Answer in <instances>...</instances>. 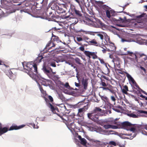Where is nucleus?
Listing matches in <instances>:
<instances>
[{"mask_svg": "<svg viewBox=\"0 0 147 147\" xmlns=\"http://www.w3.org/2000/svg\"><path fill=\"white\" fill-rule=\"evenodd\" d=\"M106 15L109 18H110L111 17V15L110 11L109 10H107L106 11Z\"/></svg>", "mask_w": 147, "mask_h": 147, "instance_id": "45", "label": "nucleus"}, {"mask_svg": "<svg viewBox=\"0 0 147 147\" xmlns=\"http://www.w3.org/2000/svg\"><path fill=\"white\" fill-rule=\"evenodd\" d=\"M87 116L89 119L94 122L97 123L99 121V117L96 114H94L92 112L88 113Z\"/></svg>", "mask_w": 147, "mask_h": 147, "instance_id": "8", "label": "nucleus"}, {"mask_svg": "<svg viewBox=\"0 0 147 147\" xmlns=\"http://www.w3.org/2000/svg\"><path fill=\"white\" fill-rule=\"evenodd\" d=\"M123 55H128L130 56L133 57L134 59L139 63L144 62L145 63L147 59V56L144 53H141L137 52L134 53L131 52L127 51L126 52H123Z\"/></svg>", "mask_w": 147, "mask_h": 147, "instance_id": "3", "label": "nucleus"}, {"mask_svg": "<svg viewBox=\"0 0 147 147\" xmlns=\"http://www.w3.org/2000/svg\"><path fill=\"white\" fill-rule=\"evenodd\" d=\"M117 120V119H116L115 120H114L113 122V123L117 125L120 126V123L118 122H117L116 121V120Z\"/></svg>", "mask_w": 147, "mask_h": 147, "instance_id": "52", "label": "nucleus"}, {"mask_svg": "<svg viewBox=\"0 0 147 147\" xmlns=\"http://www.w3.org/2000/svg\"><path fill=\"white\" fill-rule=\"evenodd\" d=\"M22 65L24 69L28 71L30 76L37 82V64L32 62H29L25 64V62H22Z\"/></svg>", "mask_w": 147, "mask_h": 147, "instance_id": "2", "label": "nucleus"}, {"mask_svg": "<svg viewBox=\"0 0 147 147\" xmlns=\"http://www.w3.org/2000/svg\"><path fill=\"white\" fill-rule=\"evenodd\" d=\"M53 39V41L51 40L49 41L48 43L47 44L45 49L46 52H51L53 50V49L51 51H49L50 49H52L53 47H54L56 45V42L59 43L60 42L61 43L62 42L60 40L59 38L57 36H52V38L51 39Z\"/></svg>", "mask_w": 147, "mask_h": 147, "instance_id": "4", "label": "nucleus"}, {"mask_svg": "<svg viewBox=\"0 0 147 147\" xmlns=\"http://www.w3.org/2000/svg\"><path fill=\"white\" fill-rule=\"evenodd\" d=\"M106 129H108L109 128H115L116 126L110 124H105L103 126Z\"/></svg>", "mask_w": 147, "mask_h": 147, "instance_id": "30", "label": "nucleus"}, {"mask_svg": "<svg viewBox=\"0 0 147 147\" xmlns=\"http://www.w3.org/2000/svg\"><path fill=\"white\" fill-rule=\"evenodd\" d=\"M82 38L83 40H88L90 39V38L88 36L85 35L83 36Z\"/></svg>", "mask_w": 147, "mask_h": 147, "instance_id": "50", "label": "nucleus"}, {"mask_svg": "<svg viewBox=\"0 0 147 147\" xmlns=\"http://www.w3.org/2000/svg\"><path fill=\"white\" fill-rule=\"evenodd\" d=\"M94 2L95 4L99 6L100 5H102L104 4V3L103 2L101 1H95Z\"/></svg>", "mask_w": 147, "mask_h": 147, "instance_id": "44", "label": "nucleus"}, {"mask_svg": "<svg viewBox=\"0 0 147 147\" xmlns=\"http://www.w3.org/2000/svg\"><path fill=\"white\" fill-rule=\"evenodd\" d=\"M78 138L81 141V143L83 145L85 146L87 143V141L84 138H82L81 136L80 135H78Z\"/></svg>", "mask_w": 147, "mask_h": 147, "instance_id": "23", "label": "nucleus"}, {"mask_svg": "<svg viewBox=\"0 0 147 147\" xmlns=\"http://www.w3.org/2000/svg\"><path fill=\"white\" fill-rule=\"evenodd\" d=\"M74 13H75L77 16H78L81 17L82 16V14L81 13V11L76 9L74 12Z\"/></svg>", "mask_w": 147, "mask_h": 147, "instance_id": "34", "label": "nucleus"}, {"mask_svg": "<svg viewBox=\"0 0 147 147\" xmlns=\"http://www.w3.org/2000/svg\"><path fill=\"white\" fill-rule=\"evenodd\" d=\"M83 41L85 42V43L83 44L82 43H78L77 42V43L79 45H83L84 46H87L89 45V41H88L87 40H83Z\"/></svg>", "mask_w": 147, "mask_h": 147, "instance_id": "32", "label": "nucleus"}, {"mask_svg": "<svg viewBox=\"0 0 147 147\" xmlns=\"http://www.w3.org/2000/svg\"><path fill=\"white\" fill-rule=\"evenodd\" d=\"M121 41L122 42H130L133 41V39H123L122 38Z\"/></svg>", "mask_w": 147, "mask_h": 147, "instance_id": "39", "label": "nucleus"}, {"mask_svg": "<svg viewBox=\"0 0 147 147\" xmlns=\"http://www.w3.org/2000/svg\"><path fill=\"white\" fill-rule=\"evenodd\" d=\"M140 68L142 70H143L145 73H146V70L145 69L144 67H142V66H141L140 67Z\"/></svg>", "mask_w": 147, "mask_h": 147, "instance_id": "62", "label": "nucleus"}, {"mask_svg": "<svg viewBox=\"0 0 147 147\" xmlns=\"http://www.w3.org/2000/svg\"><path fill=\"white\" fill-rule=\"evenodd\" d=\"M61 85L64 86H65L66 88H69L70 86L69 85V83H66L65 84H64L63 83H62L61 84Z\"/></svg>", "mask_w": 147, "mask_h": 147, "instance_id": "43", "label": "nucleus"}, {"mask_svg": "<svg viewBox=\"0 0 147 147\" xmlns=\"http://www.w3.org/2000/svg\"><path fill=\"white\" fill-rule=\"evenodd\" d=\"M109 91L112 94H114L115 97H117L116 91L113 89V87L111 85H110V88Z\"/></svg>", "mask_w": 147, "mask_h": 147, "instance_id": "29", "label": "nucleus"}, {"mask_svg": "<svg viewBox=\"0 0 147 147\" xmlns=\"http://www.w3.org/2000/svg\"><path fill=\"white\" fill-rule=\"evenodd\" d=\"M84 102H79V103H78V106H80L81 105H83L84 104Z\"/></svg>", "mask_w": 147, "mask_h": 147, "instance_id": "64", "label": "nucleus"}, {"mask_svg": "<svg viewBox=\"0 0 147 147\" xmlns=\"http://www.w3.org/2000/svg\"><path fill=\"white\" fill-rule=\"evenodd\" d=\"M104 80H102L101 82L100 83V85L103 86V87H106L107 86V84L104 82Z\"/></svg>", "mask_w": 147, "mask_h": 147, "instance_id": "47", "label": "nucleus"}, {"mask_svg": "<svg viewBox=\"0 0 147 147\" xmlns=\"http://www.w3.org/2000/svg\"><path fill=\"white\" fill-rule=\"evenodd\" d=\"M83 84L84 86V88L85 89H87V85H88V83L86 81H85L84 83H83Z\"/></svg>", "mask_w": 147, "mask_h": 147, "instance_id": "48", "label": "nucleus"}, {"mask_svg": "<svg viewBox=\"0 0 147 147\" xmlns=\"http://www.w3.org/2000/svg\"><path fill=\"white\" fill-rule=\"evenodd\" d=\"M46 99L44 98L47 105L51 109L52 112L55 114L56 112L59 111V109L56 107H54L53 104L54 100L53 98L50 95L48 94L46 96Z\"/></svg>", "mask_w": 147, "mask_h": 147, "instance_id": "5", "label": "nucleus"}, {"mask_svg": "<svg viewBox=\"0 0 147 147\" xmlns=\"http://www.w3.org/2000/svg\"><path fill=\"white\" fill-rule=\"evenodd\" d=\"M123 88L122 89V92L126 94H127L128 93L127 91H129L128 86L127 85H125L123 86Z\"/></svg>", "mask_w": 147, "mask_h": 147, "instance_id": "28", "label": "nucleus"}, {"mask_svg": "<svg viewBox=\"0 0 147 147\" xmlns=\"http://www.w3.org/2000/svg\"><path fill=\"white\" fill-rule=\"evenodd\" d=\"M57 115L60 117L63 120H64L66 121H67L69 123L70 122H72L70 124L71 125L72 124H73L74 123V118L72 117V116H69L67 117L66 119L64 118V117H66V115H64L63 113L61 111V110H59V111L56 112V113Z\"/></svg>", "mask_w": 147, "mask_h": 147, "instance_id": "6", "label": "nucleus"}, {"mask_svg": "<svg viewBox=\"0 0 147 147\" xmlns=\"http://www.w3.org/2000/svg\"><path fill=\"white\" fill-rule=\"evenodd\" d=\"M145 14L143 13L140 15L136 16V18L134 19L133 20H135L138 23H141L143 22L142 18L144 17Z\"/></svg>", "mask_w": 147, "mask_h": 147, "instance_id": "17", "label": "nucleus"}, {"mask_svg": "<svg viewBox=\"0 0 147 147\" xmlns=\"http://www.w3.org/2000/svg\"><path fill=\"white\" fill-rule=\"evenodd\" d=\"M44 70L45 72V73H49L50 72L49 70H48L46 68H44Z\"/></svg>", "mask_w": 147, "mask_h": 147, "instance_id": "60", "label": "nucleus"}, {"mask_svg": "<svg viewBox=\"0 0 147 147\" xmlns=\"http://www.w3.org/2000/svg\"><path fill=\"white\" fill-rule=\"evenodd\" d=\"M9 1H7V0H1V3L2 4L7 5Z\"/></svg>", "mask_w": 147, "mask_h": 147, "instance_id": "41", "label": "nucleus"}, {"mask_svg": "<svg viewBox=\"0 0 147 147\" xmlns=\"http://www.w3.org/2000/svg\"><path fill=\"white\" fill-rule=\"evenodd\" d=\"M88 109V105L84 106L83 108H80L78 110V115L79 117H82L84 115L85 112Z\"/></svg>", "mask_w": 147, "mask_h": 147, "instance_id": "10", "label": "nucleus"}, {"mask_svg": "<svg viewBox=\"0 0 147 147\" xmlns=\"http://www.w3.org/2000/svg\"><path fill=\"white\" fill-rule=\"evenodd\" d=\"M25 126V125H22L18 126L16 125H13L10 127L9 129L8 128V131L20 129L24 127Z\"/></svg>", "mask_w": 147, "mask_h": 147, "instance_id": "15", "label": "nucleus"}, {"mask_svg": "<svg viewBox=\"0 0 147 147\" xmlns=\"http://www.w3.org/2000/svg\"><path fill=\"white\" fill-rule=\"evenodd\" d=\"M101 7L104 10H106L108 9V6L106 5H103Z\"/></svg>", "mask_w": 147, "mask_h": 147, "instance_id": "55", "label": "nucleus"}, {"mask_svg": "<svg viewBox=\"0 0 147 147\" xmlns=\"http://www.w3.org/2000/svg\"><path fill=\"white\" fill-rule=\"evenodd\" d=\"M105 45L107 46L106 47H105L104 46H103L105 47L106 49H107L108 51H115L116 47L115 46L114 43L111 42L108 44H105Z\"/></svg>", "mask_w": 147, "mask_h": 147, "instance_id": "11", "label": "nucleus"}, {"mask_svg": "<svg viewBox=\"0 0 147 147\" xmlns=\"http://www.w3.org/2000/svg\"><path fill=\"white\" fill-rule=\"evenodd\" d=\"M126 76L129 81L131 82L132 84L135 86L137 83L135 81L131 76L127 73Z\"/></svg>", "mask_w": 147, "mask_h": 147, "instance_id": "22", "label": "nucleus"}, {"mask_svg": "<svg viewBox=\"0 0 147 147\" xmlns=\"http://www.w3.org/2000/svg\"><path fill=\"white\" fill-rule=\"evenodd\" d=\"M134 86L137 88L138 89L140 90L142 92L147 95V93L143 90L142 89H141L137 84H136Z\"/></svg>", "mask_w": 147, "mask_h": 147, "instance_id": "35", "label": "nucleus"}, {"mask_svg": "<svg viewBox=\"0 0 147 147\" xmlns=\"http://www.w3.org/2000/svg\"><path fill=\"white\" fill-rule=\"evenodd\" d=\"M128 116L133 117L134 118H136L138 117V115L136 114H134L133 113H131L130 114H127Z\"/></svg>", "mask_w": 147, "mask_h": 147, "instance_id": "36", "label": "nucleus"}, {"mask_svg": "<svg viewBox=\"0 0 147 147\" xmlns=\"http://www.w3.org/2000/svg\"><path fill=\"white\" fill-rule=\"evenodd\" d=\"M55 61L57 63H58L59 62H63L65 61V59L62 56H59L55 60Z\"/></svg>", "mask_w": 147, "mask_h": 147, "instance_id": "27", "label": "nucleus"}, {"mask_svg": "<svg viewBox=\"0 0 147 147\" xmlns=\"http://www.w3.org/2000/svg\"><path fill=\"white\" fill-rule=\"evenodd\" d=\"M100 88H102L103 90H108L109 91L110 88V85H109V87H100Z\"/></svg>", "mask_w": 147, "mask_h": 147, "instance_id": "54", "label": "nucleus"}, {"mask_svg": "<svg viewBox=\"0 0 147 147\" xmlns=\"http://www.w3.org/2000/svg\"><path fill=\"white\" fill-rule=\"evenodd\" d=\"M97 35L101 39V40H102L103 38V35L101 34H97Z\"/></svg>", "mask_w": 147, "mask_h": 147, "instance_id": "57", "label": "nucleus"}, {"mask_svg": "<svg viewBox=\"0 0 147 147\" xmlns=\"http://www.w3.org/2000/svg\"><path fill=\"white\" fill-rule=\"evenodd\" d=\"M94 114H96L98 116L103 115V111L98 107H96L94 109L92 112Z\"/></svg>", "mask_w": 147, "mask_h": 147, "instance_id": "12", "label": "nucleus"}, {"mask_svg": "<svg viewBox=\"0 0 147 147\" xmlns=\"http://www.w3.org/2000/svg\"><path fill=\"white\" fill-rule=\"evenodd\" d=\"M109 144L110 145L115 146H116V143L115 142L113 141H110L109 142Z\"/></svg>", "mask_w": 147, "mask_h": 147, "instance_id": "51", "label": "nucleus"}, {"mask_svg": "<svg viewBox=\"0 0 147 147\" xmlns=\"http://www.w3.org/2000/svg\"><path fill=\"white\" fill-rule=\"evenodd\" d=\"M117 71H118V72L119 74H123V71L119 69H117Z\"/></svg>", "mask_w": 147, "mask_h": 147, "instance_id": "59", "label": "nucleus"}, {"mask_svg": "<svg viewBox=\"0 0 147 147\" xmlns=\"http://www.w3.org/2000/svg\"><path fill=\"white\" fill-rule=\"evenodd\" d=\"M45 53L44 52H42L38 55V56L37 57V62H40L41 60L46 57V55H44V54Z\"/></svg>", "mask_w": 147, "mask_h": 147, "instance_id": "19", "label": "nucleus"}, {"mask_svg": "<svg viewBox=\"0 0 147 147\" xmlns=\"http://www.w3.org/2000/svg\"><path fill=\"white\" fill-rule=\"evenodd\" d=\"M116 98H117V97H115V96H111L110 98L111 100L115 102V101L116 100Z\"/></svg>", "mask_w": 147, "mask_h": 147, "instance_id": "46", "label": "nucleus"}, {"mask_svg": "<svg viewBox=\"0 0 147 147\" xmlns=\"http://www.w3.org/2000/svg\"><path fill=\"white\" fill-rule=\"evenodd\" d=\"M137 126L138 131H139L143 134L147 135V132L143 130L144 129L145 125H139Z\"/></svg>", "mask_w": 147, "mask_h": 147, "instance_id": "14", "label": "nucleus"}, {"mask_svg": "<svg viewBox=\"0 0 147 147\" xmlns=\"http://www.w3.org/2000/svg\"><path fill=\"white\" fill-rule=\"evenodd\" d=\"M50 65L53 67H56V65H55V61H52L50 62Z\"/></svg>", "mask_w": 147, "mask_h": 147, "instance_id": "49", "label": "nucleus"}, {"mask_svg": "<svg viewBox=\"0 0 147 147\" xmlns=\"http://www.w3.org/2000/svg\"><path fill=\"white\" fill-rule=\"evenodd\" d=\"M138 111L140 113H144V114H147V111H143V110H139Z\"/></svg>", "mask_w": 147, "mask_h": 147, "instance_id": "58", "label": "nucleus"}, {"mask_svg": "<svg viewBox=\"0 0 147 147\" xmlns=\"http://www.w3.org/2000/svg\"><path fill=\"white\" fill-rule=\"evenodd\" d=\"M42 7L37 9V18L42 19L55 20L56 17L52 12H48L49 8L45 5H42Z\"/></svg>", "mask_w": 147, "mask_h": 147, "instance_id": "1", "label": "nucleus"}, {"mask_svg": "<svg viewBox=\"0 0 147 147\" xmlns=\"http://www.w3.org/2000/svg\"><path fill=\"white\" fill-rule=\"evenodd\" d=\"M84 53L86 56L89 58V59L92 58L94 59L98 58L97 55V52H91L89 51H84Z\"/></svg>", "mask_w": 147, "mask_h": 147, "instance_id": "7", "label": "nucleus"}, {"mask_svg": "<svg viewBox=\"0 0 147 147\" xmlns=\"http://www.w3.org/2000/svg\"><path fill=\"white\" fill-rule=\"evenodd\" d=\"M89 45L91 44L92 45L98 46L96 40L93 39L91 41H89Z\"/></svg>", "mask_w": 147, "mask_h": 147, "instance_id": "33", "label": "nucleus"}, {"mask_svg": "<svg viewBox=\"0 0 147 147\" xmlns=\"http://www.w3.org/2000/svg\"><path fill=\"white\" fill-rule=\"evenodd\" d=\"M57 12L58 13H61L65 12V10L60 6H58L57 8Z\"/></svg>", "mask_w": 147, "mask_h": 147, "instance_id": "26", "label": "nucleus"}, {"mask_svg": "<svg viewBox=\"0 0 147 147\" xmlns=\"http://www.w3.org/2000/svg\"><path fill=\"white\" fill-rule=\"evenodd\" d=\"M130 130L132 132V133L129 134L128 135L131 136L130 138L131 139H132L136 136L137 133L138 132L137 125L135 127H131L130 129Z\"/></svg>", "mask_w": 147, "mask_h": 147, "instance_id": "9", "label": "nucleus"}, {"mask_svg": "<svg viewBox=\"0 0 147 147\" xmlns=\"http://www.w3.org/2000/svg\"><path fill=\"white\" fill-rule=\"evenodd\" d=\"M100 96L102 100L104 101L105 102H108L109 101V99L106 96L100 95Z\"/></svg>", "mask_w": 147, "mask_h": 147, "instance_id": "31", "label": "nucleus"}, {"mask_svg": "<svg viewBox=\"0 0 147 147\" xmlns=\"http://www.w3.org/2000/svg\"><path fill=\"white\" fill-rule=\"evenodd\" d=\"M32 13L31 15L34 17L37 18V9L36 6H33L31 8Z\"/></svg>", "mask_w": 147, "mask_h": 147, "instance_id": "20", "label": "nucleus"}, {"mask_svg": "<svg viewBox=\"0 0 147 147\" xmlns=\"http://www.w3.org/2000/svg\"><path fill=\"white\" fill-rule=\"evenodd\" d=\"M81 46V47H80L79 48V49L81 51H85L84 50V47L85 46H84L83 45H80Z\"/></svg>", "mask_w": 147, "mask_h": 147, "instance_id": "53", "label": "nucleus"}, {"mask_svg": "<svg viewBox=\"0 0 147 147\" xmlns=\"http://www.w3.org/2000/svg\"><path fill=\"white\" fill-rule=\"evenodd\" d=\"M77 40L78 42H80L81 41H83L82 38L80 37H76Z\"/></svg>", "mask_w": 147, "mask_h": 147, "instance_id": "56", "label": "nucleus"}, {"mask_svg": "<svg viewBox=\"0 0 147 147\" xmlns=\"http://www.w3.org/2000/svg\"><path fill=\"white\" fill-rule=\"evenodd\" d=\"M75 61L76 63L80 65H83V64L81 63L80 59L78 57H76L75 59Z\"/></svg>", "mask_w": 147, "mask_h": 147, "instance_id": "40", "label": "nucleus"}, {"mask_svg": "<svg viewBox=\"0 0 147 147\" xmlns=\"http://www.w3.org/2000/svg\"><path fill=\"white\" fill-rule=\"evenodd\" d=\"M99 60H100V62L101 63L103 64L105 63L103 59L99 58Z\"/></svg>", "mask_w": 147, "mask_h": 147, "instance_id": "63", "label": "nucleus"}, {"mask_svg": "<svg viewBox=\"0 0 147 147\" xmlns=\"http://www.w3.org/2000/svg\"><path fill=\"white\" fill-rule=\"evenodd\" d=\"M92 142L97 147H99L102 145V142L97 140H93Z\"/></svg>", "mask_w": 147, "mask_h": 147, "instance_id": "24", "label": "nucleus"}, {"mask_svg": "<svg viewBox=\"0 0 147 147\" xmlns=\"http://www.w3.org/2000/svg\"><path fill=\"white\" fill-rule=\"evenodd\" d=\"M121 20H115V23H116V25L117 26L123 27V26L122 25V23L124 21L122 19L120 18Z\"/></svg>", "mask_w": 147, "mask_h": 147, "instance_id": "21", "label": "nucleus"}, {"mask_svg": "<svg viewBox=\"0 0 147 147\" xmlns=\"http://www.w3.org/2000/svg\"><path fill=\"white\" fill-rule=\"evenodd\" d=\"M112 61L114 63V64H116L117 65L120 64V58L118 57H116L115 58H114Z\"/></svg>", "mask_w": 147, "mask_h": 147, "instance_id": "25", "label": "nucleus"}, {"mask_svg": "<svg viewBox=\"0 0 147 147\" xmlns=\"http://www.w3.org/2000/svg\"><path fill=\"white\" fill-rule=\"evenodd\" d=\"M29 125L31 126H32L33 128H35V125L34 123H29Z\"/></svg>", "mask_w": 147, "mask_h": 147, "instance_id": "61", "label": "nucleus"}, {"mask_svg": "<svg viewBox=\"0 0 147 147\" xmlns=\"http://www.w3.org/2000/svg\"><path fill=\"white\" fill-rule=\"evenodd\" d=\"M105 40L106 42V43H105V44H108L111 42L110 41L109 38L108 36L105 37Z\"/></svg>", "mask_w": 147, "mask_h": 147, "instance_id": "42", "label": "nucleus"}, {"mask_svg": "<svg viewBox=\"0 0 147 147\" xmlns=\"http://www.w3.org/2000/svg\"><path fill=\"white\" fill-rule=\"evenodd\" d=\"M70 9L71 11V13H74V12L76 10L75 6L73 5H71L70 7Z\"/></svg>", "mask_w": 147, "mask_h": 147, "instance_id": "38", "label": "nucleus"}, {"mask_svg": "<svg viewBox=\"0 0 147 147\" xmlns=\"http://www.w3.org/2000/svg\"><path fill=\"white\" fill-rule=\"evenodd\" d=\"M132 124L128 121H125L122 123H120V126L122 128L127 129L128 127L131 126Z\"/></svg>", "mask_w": 147, "mask_h": 147, "instance_id": "13", "label": "nucleus"}, {"mask_svg": "<svg viewBox=\"0 0 147 147\" xmlns=\"http://www.w3.org/2000/svg\"><path fill=\"white\" fill-rule=\"evenodd\" d=\"M96 23L98 24H100V25L102 26H105V24L103 23L99 19H97L96 20Z\"/></svg>", "mask_w": 147, "mask_h": 147, "instance_id": "37", "label": "nucleus"}, {"mask_svg": "<svg viewBox=\"0 0 147 147\" xmlns=\"http://www.w3.org/2000/svg\"><path fill=\"white\" fill-rule=\"evenodd\" d=\"M8 131V128L5 127L2 128L1 124L0 123V136L5 133Z\"/></svg>", "mask_w": 147, "mask_h": 147, "instance_id": "18", "label": "nucleus"}, {"mask_svg": "<svg viewBox=\"0 0 147 147\" xmlns=\"http://www.w3.org/2000/svg\"><path fill=\"white\" fill-rule=\"evenodd\" d=\"M37 84L38 85L41 94V96L43 98H45L46 99V97L47 96H46L47 95L46 93V91L43 89L42 87L40 86V85L38 83H37Z\"/></svg>", "mask_w": 147, "mask_h": 147, "instance_id": "16", "label": "nucleus"}]
</instances>
